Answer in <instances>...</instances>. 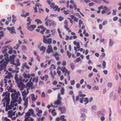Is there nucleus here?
Here are the masks:
<instances>
[{
    "mask_svg": "<svg viewBox=\"0 0 121 121\" xmlns=\"http://www.w3.org/2000/svg\"><path fill=\"white\" fill-rule=\"evenodd\" d=\"M32 20L30 19V17H27V22H31Z\"/></svg>",
    "mask_w": 121,
    "mask_h": 121,
    "instance_id": "obj_57",
    "label": "nucleus"
},
{
    "mask_svg": "<svg viewBox=\"0 0 121 121\" xmlns=\"http://www.w3.org/2000/svg\"><path fill=\"white\" fill-rule=\"evenodd\" d=\"M59 18V20L60 21H61L64 19L63 17H62L61 16H60L58 17Z\"/></svg>",
    "mask_w": 121,
    "mask_h": 121,
    "instance_id": "obj_53",
    "label": "nucleus"
},
{
    "mask_svg": "<svg viewBox=\"0 0 121 121\" xmlns=\"http://www.w3.org/2000/svg\"><path fill=\"white\" fill-rule=\"evenodd\" d=\"M105 56V54L104 53H102L101 55H100V57L103 58V57Z\"/></svg>",
    "mask_w": 121,
    "mask_h": 121,
    "instance_id": "obj_60",
    "label": "nucleus"
},
{
    "mask_svg": "<svg viewBox=\"0 0 121 121\" xmlns=\"http://www.w3.org/2000/svg\"><path fill=\"white\" fill-rule=\"evenodd\" d=\"M65 89L64 88H62L60 90V94L61 95H63L64 94Z\"/></svg>",
    "mask_w": 121,
    "mask_h": 121,
    "instance_id": "obj_37",
    "label": "nucleus"
},
{
    "mask_svg": "<svg viewBox=\"0 0 121 121\" xmlns=\"http://www.w3.org/2000/svg\"><path fill=\"white\" fill-rule=\"evenodd\" d=\"M45 21V24L47 26H48V23L52 22V21L51 20L49 19H47V20Z\"/></svg>",
    "mask_w": 121,
    "mask_h": 121,
    "instance_id": "obj_23",
    "label": "nucleus"
},
{
    "mask_svg": "<svg viewBox=\"0 0 121 121\" xmlns=\"http://www.w3.org/2000/svg\"><path fill=\"white\" fill-rule=\"evenodd\" d=\"M10 49L11 50L9 51L8 52V53L9 54H12L13 52V48L11 47L10 48Z\"/></svg>",
    "mask_w": 121,
    "mask_h": 121,
    "instance_id": "obj_43",
    "label": "nucleus"
},
{
    "mask_svg": "<svg viewBox=\"0 0 121 121\" xmlns=\"http://www.w3.org/2000/svg\"><path fill=\"white\" fill-rule=\"evenodd\" d=\"M73 43L74 45H76V47L75 46L74 47V49L75 51L77 52L79 51V50H80V52H82L83 51V48H80L78 50L76 49L79 48L80 47V43L79 42H77L76 41H74L73 42Z\"/></svg>",
    "mask_w": 121,
    "mask_h": 121,
    "instance_id": "obj_5",
    "label": "nucleus"
},
{
    "mask_svg": "<svg viewBox=\"0 0 121 121\" xmlns=\"http://www.w3.org/2000/svg\"><path fill=\"white\" fill-rule=\"evenodd\" d=\"M23 76L25 78L29 79L30 78V75L29 74H26L25 73H24L23 74Z\"/></svg>",
    "mask_w": 121,
    "mask_h": 121,
    "instance_id": "obj_16",
    "label": "nucleus"
},
{
    "mask_svg": "<svg viewBox=\"0 0 121 121\" xmlns=\"http://www.w3.org/2000/svg\"><path fill=\"white\" fill-rule=\"evenodd\" d=\"M84 102H86L85 103V104H87L89 102L88 99L87 98H85L84 99Z\"/></svg>",
    "mask_w": 121,
    "mask_h": 121,
    "instance_id": "obj_35",
    "label": "nucleus"
},
{
    "mask_svg": "<svg viewBox=\"0 0 121 121\" xmlns=\"http://www.w3.org/2000/svg\"><path fill=\"white\" fill-rule=\"evenodd\" d=\"M46 28H44V29H43L41 31H40V32L41 34H44V32L45 31V30H46Z\"/></svg>",
    "mask_w": 121,
    "mask_h": 121,
    "instance_id": "obj_45",
    "label": "nucleus"
},
{
    "mask_svg": "<svg viewBox=\"0 0 121 121\" xmlns=\"http://www.w3.org/2000/svg\"><path fill=\"white\" fill-rule=\"evenodd\" d=\"M67 55L68 56L69 58H70L71 55V54L70 53V52L68 51H67Z\"/></svg>",
    "mask_w": 121,
    "mask_h": 121,
    "instance_id": "obj_40",
    "label": "nucleus"
},
{
    "mask_svg": "<svg viewBox=\"0 0 121 121\" xmlns=\"http://www.w3.org/2000/svg\"><path fill=\"white\" fill-rule=\"evenodd\" d=\"M32 79V78H30L29 81L26 84L27 86L29 87H31L33 85V83L32 82H31Z\"/></svg>",
    "mask_w": 121,
    "mask_h": 121,
    "instance_id": "obj_15",
    "label": "nucleus"
},
{
    "mask_svg": "<svg viewBox=\"0 0 121 121\" xmlns=\"http://www.w3.org/2000/svg\"><path fill=\"white\" fill-rule=\"evenodd\" d=\"M97 115L99 117H100L101 116L103 115L104 114L102 111H99L98 112Z\"/></svg>",
    "mask_w": 121,
    "mask_h": 121,
    "instance_id": "obj_34",
    "label": "nucleus"
},
{
    "mask_svg": "<svg viewBox=\"0 0 121 121\" xmlns=\"http://www.w3.org/2000/svg\"><path fill=\"white\" fill-rule=\"evenodd\" d=\"M75 82L74 80L71 81V85H73L75 84Z\"/></svg>",
    "mask_w": 121,
    "mask_h": 121,
    "instance_id": "obj_58",
    "label": "nucleus"
},
{
    "mask_svg": "<svg viewBox=\"0 0 121 121\" xmlns=\"http://www.w3.org/2000/svg\"><path fill=\"white\" fill-rule=\"evenodd\" d=\"M66 37L65 39L66 40H71L72 39V36H71L69 37L68 35H66Z\"/></svg>",
    "mask_w": 121,
    "mask_h": 121,
    "instance_id": "obj_25",
    "label": "nucleus"
},
{
    "mask_svg": "<svg viewBox=\"0 0 121 121\" xmlns=\"http://www.w3.org/2000/svg\"><path fill=\"white\" fill-rule=\"evenodd\" d=\"M22 77H19V78H18L17 80L16 81V82L18 85L21 84H22V83H23V82H24V80H22Z\"/></svg>",
    "mask_w": 121,
    "mask_h": 121,
    "instance_id": "obj_8",
    "label": "nucleus"
},
{
    "mask_svg": "<svg viewBox=\"0 0 121 121\" xmlns=\"http://www.w3.org/2000/svg\"><path fill=\"white\" fill-rule=\"evenodd\" d=\"M32 81L33 82H35L36 83H37L38 82V78L37 77V78L35 77L32 80Z\"/></svg>",
    "mask_w": 121,
    "mask_h": 121,
    "instance_id": "obj_30",
    "label": "nucleus"
},
{
    "mask_svg": "<svg viewBox=\"0 0 121 121\" xmlns=\"http://www.w3.org/2000/svg\"><path fill=\"white\" fill-rule=\"evenodd\" d=\"M9 91L13 93L11 94V97H15L16 98L21 97V94L20 92L18 91L17 92L14 89H11Z\"/></svg>",
    "mask_w": 121,
    "mask_h": 121,
    "instance_id": "obj_4",
    "label": "nucleus"
},
{
    "mask_svg": "<svg viewBox=\"0 0 121 121\" xmlns=\"http://www.w3.org/2000/svg\"><path fill=\"white\" fill-rule=\"evenodd\" d=\"M107 21H104L102 25L103 26L106 25L107 24Z\"/></svg>",
    "mask_w": 121,
    "mask_h": 121,
    "instance_id": "obj_56",
    "label": "nucleus"
},
{
    "mask_svg": "<svg viewBox=\"0 0 121 121\" xmlns=\"http://www.w3.org/2000/svg\"><path fill=\"white\" fill-rule=\"evenodd\" d=\"M81 60L80 58H77L75 61V62L78 63Z\"/></svg>",
    "mask_w": 121,
    "mask_h": 121,
    "instance_id": "obj_51",
    "label": "nucleus"
},
{
    "mask_svg": "<svg viewBox=\"0 0 121 121\" xmlns=\"http://www.w3.org/2000/svg\"><path fill=\"white\" fill-rule=\"evenodd\" d=\"M45 28V27H44L43 26H38V29L41 28L43 30V29H44V28Z\"/></svg>",
    "mask_w": 121,
    "mask_h": 121,
    "instance_id": "obj_48",
    "label": "nucleus"
},
{
    "mask_svg": "<svg viewBox=\"0 0 121 121\" xmlns=\"http://www.w3.org/2000/svg\"><path fill=\"white\" fill-rule=\"evenodd\" d=\"M52 40L51 38H49L47 39L46 38L43 39V42L45 44H50L52 42Z\"/></svg>",
    "mask_w": 121,
    "mask_h": 121,
    "instance_id": "obj_7",
    "label": "nucleus"
},
{
    "mask_svg": "<svg viewBox=\"0 0 121 121\" xmlns=\"http://www.w3.org/2000/svg\"><path fill=\"white\" fill-rule=\"evenodd\" d=\"M114 42L112 40L110 39L109 42V45L110 46H112L114 44Z\"/></svg>",
    "mask_w": 121,
    "mask_h": 121,
    "instance_id": "obj_26",
    "label": "nucleus"
},
{
    "mask_svg": "<svg viewBox=\"0 0 121 121\" xmlns=\"http://www.w3.org/2000/svg\"><path fill=\"white\" fill-rule=\"evenodd\" d=\"M105 117L104 116L101 117L100 118V120L101 121H103L104 120Z\"/></svg>",
    "mask_w": 121,
    "mask_h": 121,
    "instance_id": "obj_64",
    "label": "nucleus"
},
{
    "mask_svg": "<svg viewBox=\"0 0 121 121\" xmlns=\"http://www.w3.org/2000/svg\"><path fill=\"white\" fill-rule=\"evenodd\" d=\"M4 59L7 62H9V56L5 57Z\"/></svg>",
    "mask_w": 121,
    "mask_h": 121,
    "instance_id": "obj_46",
    "label": "nucleus"
},
{
    "mask_svg": "<svg viewBox=\"0 0 121 121\" xmlns=\"http://www.w3.org/2000/svg\"><path fill=\"white\" fill-rule=\"evenodd\" d=\"M28 112L31 115H32L34 113L33 110L32 109H30L28 110Z\"/></svg>",
    "mask_w": 121,
    "mask_h": 121,
    "instance_id": "obj_32",
    "label": "nucleus"
},
{
    "mask_svg": "<svg viewBox=\"0 0 121 121\" xmlns=\"http://www.w3.org/2000/svg\"><path fill=\"white\" fill-rule=\"evenodd\" d=\"M19 45L18 44H16V46L13 47V48L15 49H17L19 48Z\"/></svg>",
    "mask_w": 121,
    "mask_h": 121,
    "instance_id": "obj_36",
    "label": "nucleus"
},
{
    "mask_svg": "<svg viewBox=\"0 0 121 121\" xmlns=\"http://www.w3.org/2000/svg\"><path fill=\"white\" fill-rule=\"evenodd\" d=\"M53 9L54 11H57L58 12L60 11V8H59L58 6L56 5L53 8Z\"/></svg>",
    "mask_w": 121,
    "mask_h": 121,
    "instance_id": "obj_19",
    "label": "nucleus"
},
{
    "mask_svg": "<svg viewBox=\"0 0 121 121\" xmlns=\"http://www.w3.org/2000/svg\"><path fill=\"white\" fill-rule=\"evenodd\" d=\"M18 87H21L20 90H23V88L25 86V85L23 84V83H22V84H18Z\"/></svg>",
    "mask_w": 121,
    "mask_h": 121,
    "instance_id": "obj_24",
    "label": "nucleus"
},
{
    "mask_svg": "<svg viewBox=\"0 0 121 121\" xmlns=\"http://www.w3.org/2000/svg\"><path fill=\"white\" fill-rule=\"evenodd\" d=\"M80 2L82 3L85 2L87 3L90 2V1L89 0H81Z\"/></svg>",
    "mask_w": 121,
    "mask_h": 121,
    "instance_id": "obj_33",
    "label": "nucleus"
},
{
    "mask_svg": "<svg viewBox=\"0 0 121 121\" xmlns=\"http://www.w3.org/2000/svg\"><path fill=\"white\" fill-rule=\"evenodd\" d=\"M106 91V88H105L102 91V93L103 94H105V93Z\"/></svg>",
    "mask_w": 121,
    "mask_h": 121,
    "instance_id": "obj_62",
    "label": "nucleus"
},
{
    "mask_svg": "<svg viewBox=\"0 0 121 121\" xmlns=\"http://www.w3.org/2000/svg\"><path fill=\"white\" fill-rule=\"evenodd\" d=\"M112 14L113 15H116V11L115 10H113Z\"/></svg>",
    "mask_w": 121,
    "mask_h": 121,
    "instance_id": "obj_59",
    "label": "nucleus"
},
{
    "mask_svg": "<svg viewBox=\"0 0 121 121\" xmlns=\"http://www.w3.org/2000/svg\"><path fill=\"white\" fill-rule=\"evenodd\" d=\"M7 28L8 30L10 32L11 34H13L14 33H16L14 27H13L11 28L10 27H7Z\"/></svg>",
    "mask_w": 121,
    "mask_h": 121,
    "instance_id": "obj_9",
    "label": "nucleus"
},
{
    "mask_svg": "<svg viewBox=\"0 0 121 121\" xmlns=\"http://www.w3.org/2000/svg\"><path fill=\"white\" fill-rule=\"evenodd\" d=\"M112 83L111 82L108 83L107 84V86L108 87H111L112 86Z\"/></svg>",
    "mask_w": 121,
    "mask_h": 121,
    "instance_id": "obj_49",
    "label": "nucleus"
},
{
    "mask_svg": "<svg viewBox=\"0 0 121 121\" xmlns=\"http://www.w3.org/2000/svg\"><path fill=\"white\" fill-rule=\"evenodd\" d=\"M12 98V100L10 102L11 106H12L13 107H14V103L16 102H18L19 104H20L22 100L21 97H19L16 98L15 97H11Z\"/></svg>",
    "mask_w": 121,
    "mask_h": 121,
    "instance_id": "obj_3",
    "label": "nucleus"
},
{
    "mask_svg": "<svg viewBox=\"0 0 121 121\" xmlns=\"http://www.w3.org/2000/svg\"><path fill=\"white\" fill-rule=\"evenodd\" d=\"M29 15V13L28 12L26 13L25 14H22L21 15V16L22 17H24L25 18L26 17Z\"/></svg>",
    "mask_w": 121,
    "mask_h": 121,
    "instance_id": "obj_28",
    "label": "nucleus"
},
{
    "mask_svg": "<svg viewBox=\"0 0 121 121\" xmlns=\"http://www.w3.org/2000/svg\"><path fill=\"white\" fill-rule=\"evenodd\" d=\"M36 26L35 25H31L30 26H28L27 29L29 30L32 31L35 29Z\"/></svg>",
    "mask_w": 121,
    "mask_h": 121,
    "instance_id": "obj_11",
    "label": "nucleus"
},
{
    "mask_svg": "<svg viewBox=\"0 0 121 121\" xmlns=\"http://www.w3.org/2000/svg\"><path fill=\"white\" fill-rule=\"evenodd\" d=\"M10 93L8 91H6L5 92H4L2 95V96L4 97L5 96L4 99L2 100V101L3 102V104L4 106H5V100L6 102V106L8 105L9 103L10 99Z\"/></svg>",
    "mask_w": 121,
    "mask_h": 121,
    "instance_id": "obj_1",
    "label": "nucleus"
},
{
    "mask_svg": "<svg viewBox=\"0 0 121 121\" xmlns=\"http://www.w3.org/2000/svg\"><path fill=\"white\" fill-rule=\"evenodd\" d=\"M68 26H64V27L67 30H69V28L68 27Z\"/></svg>",
    "mask_w": 121,
    "mask_h": 121,
    "instance_id": "obj_63",
    "label": "nucleus"
},
{
    "mask_svg": "<svg viewBox=\"0 0 121 121\" xmlns=\"http://www.w3.org/2000/svg\"><path fill=\"white\" fill-rule=\"evenodd\" d=\"M8 64V63L6 62H4L2 64V65L0 66V70H1L6 67V66Z\"/></svg>",
    "mask_w": 121,
    "mask_h": 121,
    "instance_id": "obj_10",
    "label": "nucleus"
},
{
    "mask_svg": "<svg viewBox=\"0 0 121 121\" xmlns=\"http://www.w3.org/2000/svg\"><path fill=\"white\" fill-rule=\"evenodd\" d=\"M37 7H38L39 8V5L36 4L35 5V7L34 8V12L36 13L38 12L37 9Z\"/></svg>",
    "mask_w": 121,
    "mask_h": 121,
    "instance_id": "obj_31",
    "label": "nucleus"
},
{
    "mask_svg": "<svg viewBox=\"0 0 121 121\" xmlns=\"http://www.w3.org/2000/svg\"><path fill=\"white\" fill-rule=\"evenodd\" d=\"M64 23L65 25V26H68V23L67 20H65L64 22Z\"/></svg>",
    "mask_w": 121,
    "mask_h": 121,
    "instance_id": "obj_61",
    "label": "nucleus"
},
{
    "mask_svg": "<svg viewBox=\"0 0 121 121\" xmlns=\"http://www.w3.org/2000/svg\"><path fill=\"white\" fill-rule=\"evenodd\" d=\"M35 22H37V24H38L39 23L41 24L42 23V22L39 19H36L35 20Z\"/></svg>",
    "mask_w": 121,
    "mask_h": 121,
    "instance_id": "obj_27",
    "label": "nucleus"
},
{
    "mask_svg": "<svg viewBox=\"0 0 121 121\" xmlns=\"http://www.w3.org/2000/svg\"><path fill=\"white\" fill-rule=\"evenodd\" d=\"M82 91H79V96H76V100H75V96L74 95H72V98L73 101L74 102H75V101H78L80 99L79 97H84L86 96V95L84 94L83 95L82 94Z\"/></svg>",
    "mask_w": 121,
    "mask_h": 121,
    "instance_id": "obj_6",
    "label": "nucleus"
},
{
    "mask_svg": "<svg viewBox=\"0 0 121 121\" xmlns=\"http://www.w3.org/2000/svg\"><path fill=\"white\" fill-rule=\"evenodd\" d=\"M8 108H7V106H6V107L5 109V110L6 111H7L8 109L10 110L12 108V106H11L10 105H9L8 106Z\"/></svg>",
    "mask_w": 121,
    "mask_h": 121,
    "instance_id": "obj_29",
    "label": "nucleus"
},
{
    "mask_svg": "<svg viewBox=\"0 0 121 121\" xmlns=\"http://www.w3.org/2000/svg\"><path fill=\"white\" fill-rule=\"evenodd\" d=\"M39 13H41V12H43L44 10L43 9H42L41 8H39Z\"/></svg>",
    "mask_w": 121,
    "mask_h": 121,
    "instance_id": "obj_44",
    "label": "nucleus"
},
{
    "mask_svg": "<svg viewBox=\"0 0 121 121\" xmlns=\"http://www.w3.org/2000/svg\"><path fill=\"white\" fill-rule=\"evenodd\" d=\"M22 49L23 50H26L27 49V48L24 45L22 46Z\"/></svg>",
    "mask_w": 121,
    "mask_h": 121,
    "instance_id": "obj_42",
    "label": "nucleus"
},
{
    "mask_svg": "<svg viewBox=\"0 0 121 121\" xmlns=\"http://www.w3.org/2000/svg\"><path fill=\"white\" fill-rule=\"evenodd\" d=\"M6 73H7L8 75L5 76V78L9 79H10L12 77L11 73L8 72V71H7Z\"/></svg>",
    "mask_w": 121,
    "mask_h": 121,
    "instance_id": "obj_17",
    "label": "nucleus"
},
{
    "mask_svg": "<svg viewBox=\"0 0 121 121\" xmlns=\"http://www.w3.org/2000/svg\"><path fill=\"white\" fill-rule=\"evenodd\" d=\"M32 96V100L33 101H35L37 99V97H35V95L34 94H32L31 95Z\"/></svg>",
    "mask_w": 121,
    "mask_h": 121,
    "instance_id": "obj_20",
    "label": "nucleus"
},
{
    "mask_svg": "<svg viewBox=\"0 0 121 121\" xmlns=\"http://www.w3.org/2000/svg\"><path fill=\"white\" fill-rule=\"evenodd\" d=\"M57 98L58 99H59L60 100H61L62 98L60 97V95L59 93L57 95Z\"/></svg>",
    "mask_w": 121,
    "mask_h": 121,
    "instance_id": "obj_47",
    "label": "nucleus"
},
{
    "mask_svg": "<svg viewBox=\"0 0 121 121\" xmlns=\"http://www.w3.org/2000/svg\"><path fill=\"white\" fill-rule=\"evenodd\" d=\"M18 75L17 74H15V77H14V78L15 80L16 81H17V80L18 78Z\"/></svg>",
    "mask_w": 121,
    "mask_h": 121,
    "instance_id": "obj_50",
    "label": "nucleus"
},
{
    "mask_svg": "<svg viewBox=\"0 0 121 121\" xmlns=\"http://www.w3.org/2000/svg\"><path fill=\"white\" fill-rule=\"evenodd\" d=\"M70 67L72 70L74 69V64L72 63H71L70 64Z\"/></svg>",
    "mask_w": 121,
    "mask_h": 121,
    "instance_id": "obj_39",
    "label": "nucleus"
},
{
    "mask_svg": "<svg viewBox=\"0 0 121 121\" xmlns=\"http://www.w3.org/2000/svg\"><path fill=\"white\" fill-rule=\"evenodd\" d=\"M102 65L103 66V68H104L106 66V63L104 61Z\"/></svg>",
    "mask_w": 121,
    "mask_h": 121,
    "instance_id": "obj_55",
    "label": "nucleus"
},
{
    "mask_svg": "<svg viewBox=\"0 0 121 121\" xmlns=\"http://www.w3.org/2000/svg\"><path fill=\"white\" fill-rule=\"evenodd\" d=\"M60 70H61L63 73H64L65 75H66V73H67L68 71V70L65 67H62L60 69Z\"/></svg>",
    "mask_w": 121,
    "mask_h": 121,
    "instance_id": "obj_14",
    "label": "nucleus"
},
{
    "mask_svg": "<svg viewBox=\"0 0 121 121\" xmlns=\"http://www.w3.org/2000/svg\"><path fill=\"white\" fill-rule=\"evenodd\" d=\"M55 5V4L54 3H52L51 5L50 6V7L51 8H53Z\"/></svg>",
    "mask_w": 121,
    "mask_h": 121,
    "instance_id": "obj_52",
    "label": "nucleus"
},
{
    "mask_svg": "<svg viewBox=\"0 0 121 121\" xmlns=\"http://www.w3.org/2000/svg\"><path fill=\"white\" fill-rule=\"evenodd\" d=\"M76 10H77V11L79 12L80 14L83 17H84V15L80 11V9H79V8H77V9H76Z\"/></svg>",
    "mask_w": 121,
    "mask_h": 121,
    "instance_id": "obj_41",
    "label": "nucleus"
},
{
    "mask_svg": "<svg viewBox=\"0 0 121 121\" xmlns=\"http://www.w3.org/2000/svg\"><path fill=\"white\" fill-rule=\"evenodd\" d=\"M46 49V48L44 46H42L40 47V48L39 49L41 51H43L42 53H43L45 51V50Z\"/></svg>",
    "mask_w": 121,
    "mask_h": 121,
    "instance_id": "obj_22",
    "label": "nucleus"
},
{
    "mask_svg": "<svg viewBox=\"0 0 121 121\" xmlns=\"http://www.w3.org/2000/svg\"><path fill=\"white\" fill-rule=\"evenodd\" d=\"M48 48L46 50V52L47 53L49 54L51 52H53L52 47L51 45H48Z\"/></svg>",
    "mask_w": 121,
    "mask_h": 121,
    "instance_id": "obj_12",
    "label": "nucleus"
},
{
    "mask_svg": "<svg viewBox=\"0 0 121 121\" xmlns=\"http://www.w3.org/2000/svg\"><path fill=\"white\" fill-rule=\"evenodd\" d=\"M48 78V75H45V81H46Z\"/></svg>",
    "mask_w": 121,
    "mask_h": 121,
    "instance_id": "obj_54",
    "label": "nucleus"
},
{
    "mask_svg": "<svg viewBox=\"0 0 121 121\" xmlns=\"http://www.w3.org/2000/svg\"><path fill=\"white\" fill-rule=\"evenodd\" d=\"M22 96H23V100L24 101L23 105L25 107L24 108V110H25L28 107V99L30 98V97H26V93L25 91H23L22 92Z\"/></svg>",
    "mask_w": 121,
    "mask_h": 121,
    "instance_id": "obj_2",
    "label": "nucleus"
},
{
    "mask_svg": "<svg viewBox=\"0 0 121 121\" xmlns=\"http://www.w3.org/2000/svg\"><path fill=\"white\" fill-rule=\"evenodd\" d=\"M31 115L29 113V112H27L25 113V117H29Z\"/></svg>",
    "mask_w": 121,
    "mask_h": 121,
    "instance_id": "obj_38",
    "label": "nucleus"
},
{
    "mask_svg": "<svg viewBox=\"0 0 121 121\" xmlns=\"http://www.w3.org/2000/svg\"><path fill=\"white\" fill-rule=\"evenodd\" d=\"M15 56L14 55H13L12 56H10L9 57L10 60V61L14 62Z\"/></svg>",
    "mask_w": 121,
    "mask_h": 121,
    "instance_id": "obj_21",
    "label": "nucleus"
},
{
    "mask_svg": "<svg viewBox=\"0 0 121 121\" xmlns=\"http://www.w3.org/2000/svg\"><path fill=\"white\" fill-rule=\"evenodd\" d=\"M61 100L57 99L56 101H55L54 102V104L55 105H59L61 103Z\"/></svg>",
    "mask_w": 121,
    "mask_h": 121,
    "instance_id": "obj_18",
    "label": "nucleus"
},
{
    "mask_svg": "<svg viewBox=\"0 0 121 121\" xmlns=\"http://www.w3.org/2000/svg\"><path fill=\"white\" fill-rule=\"evenodd\" d=\"M58 110H61L62 114L65 113L66 112V109L65 107L62 106L59 107L58 108Z\"/></svg>",
    "mask_w": 121,
    "mask_h": 121,
    "instance_id": "obj_13",
    "label": "nucleus"
}]
</instances>
